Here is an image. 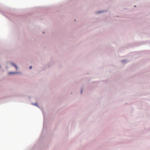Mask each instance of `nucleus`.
<instances>
[{
  "instance_id": "nucleus-1",
  "label": "nucleus",
  "mask_w": 150,
  "mask_h": 150,
  "mask_svg": "<svg viewBox=\"0 0 150 150\" xmlns=\"http://www.w3.org/2000/svg\"><path fill=\"white\" fill-rule=\"evenodd\" d=\"M16 73V72H10L8 73V74L9 75H11V74H15Z\"/></svg>"
},
{
  "instance_id": "nucleus-4",
  "label": "nucleus",
  "mask_w": 150,
  "mask_h": 150,
  "mask_svg": "<svg viewBox=\"0 0 150 150\" xmlns=\"http://www.w3.org/2000/svg\"><path fill=\"white\" fill-rule=\"evenodd\" d=\"M32 68V67L31 66L30 67V69H31Z\"/></svg>"
},
{
  "instance_id": "nucleus-3",
  "label": "nucleus",
  "mask_w": 150,
  "mask_h": 150,
  "mask_svg": "<svg viewBox=\"0 0 150 150\" xmlns=\"http://www.w3.org/2000/svg\"><path fill=\"white\" fill-rule=\"evenodd\" d=\"M33 105H36V106H38V104H37V103H35V104L33 103Z\"/></svg>"
},
{
  "instance_id": "nucleus-5",
  "label": "nucleus",
  "mask_w": 150,
  "mask_h": 150,
  "mask_svg": "<svg viewBox=\"0 0 150 150\" xmlns=\"http://www.w3.org/2000/svg\"><path fill=\"white\" fill-rule=\"evenodd\" d=\"M82 91H81V93H82Z\"/></svg>"
},
{
  "instance_id": "nucleus-2",
  "label": "nucleus",
  "mask_w": 150,
  "mask_h": 150,
  "mask_svg": "<svg viewBox=\"0 0 150 150\" xmlns=\"http://www.w3.org/2000/svg\"><path fill=\"white\" fill-rule=\"evenodd\" d=\"M13 65L15 67H16V69H18V67H17V66H16V65H15L14 64H13Z\"/></svg>"
}]
</instances>
